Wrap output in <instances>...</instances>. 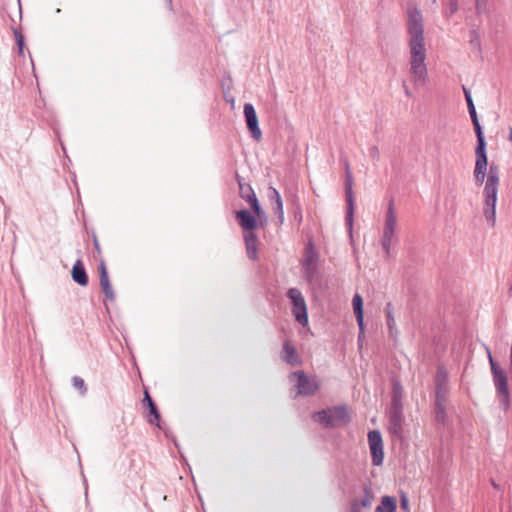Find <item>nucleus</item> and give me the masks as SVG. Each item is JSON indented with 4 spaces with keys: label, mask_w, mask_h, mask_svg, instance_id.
I'll return each mask as SVG.
<instances>
[{
    "label": "nucleus",
    "mask_w": 512,
    "mask_h": 512,
    "mask_svg": "<svg viewBox=\"0 0 512 512\" xmlns=\"http://www.w3.org/2000/svg\"><path fill=\"white\" fill-rule=\"evenodd\" d=\"M407 18V30L410 36V61H425L426 49L422 14L417 8H409Z\"/></svg>",
    "instance_id": "f257e3e1"
},
{
    "label": "nucleus",
    "mask_w": 512,
    "mask_h": 512,
    "mask_svg": "<svg viewBox=\"0 0 512 512\" xmlns=\"http://www.w3.org/2000/svg\"><path fill=\"white\" fill-rule=\"evenodd\" d=\"M235 216L239 226L243 230L247 255L249 259L256 260L258 257V238L255 230L258 227H263L264 224L259 223L256 219V216H254L253 213L247 209L236 211Z\"/></svg>",
    "instance_id": "f03ea898"
},
{
    "label": "nucleus",
    "mask_w": 512,
    "mask_h": 512,
    "mask_svg": "<svg viewBox=\"0 0 512 512\" xmlns=\"http://www.w3.org/2000/svg\"><path fill=\"white\" fill-rule=\"evenodd\" d=\"M313 420L325 428H335L347 425L351 417L346 405H338L315 412Z\"/></svg>",
    "instance_id": "7ed1b4c3"
},
{
    "label": "nucleus",
    "mask_w": 512,
    "mask_h": 512,
    "mask_svg": "<svg viewBox=\"0 0 512 512\" xmlns=\"http://www.w3.org/2000/svg\"><path fill=\"white\" fill-rule=\"evenodd\" d=\"M488 359L493 376L500 405L506 410L509 407V388L506 372L495 362L489 349H487Z\"/></svg>",
    "instance_id": "20e7f679"
},
{
    "label": "nucleus",
    "mask_w": 512,
    "mask_h": 512,
    "mask_svg": "<svg viewBox=\"0 0 512 512\" xmlns=\"http://www.w3.org/2000/svg\"><path fill=\"white\" fill-rule=\"evenodd\" d=\"M289 379L297 389V396H312L321 387V381L317 376H309L303 370L292 372Z\"/></svg>",
    "instance_id": "39448f33"
},
{
    "label": "nucleus",
    "mask_w": 512,
    "mask_h": 512,
    "mask_svg": "<svg viewBox=\"0 0 512 512\" xmlns=\"http://www.w3.org/2000/svg\"><path fill=\"white\" fill-rule=\"evenodd\" d=\"M498 186L499 183L496 182H485L484 187V208L483 214L487 222L491 227L495 226L496 223V202H497V194H498Z\"/></svg>",
    "instance_id": "423d86ee"
},
{
    "label": "nucleus",
    "mask_w": 512,
    "mask_h": 512,
    "mask_svg": "<svg viewBox=\"0 0 512 512\" xmlns=\"http://www.w3.org/2000/svg\"><path fill=\"white\" fill-rule=\"evenodd\" d=\"M396 225L397 218L394 212V202L391 199L388 204V209L385 217V225L381 239V245L387 257H389L390 255V247L392 244V239L395 234Z\"/></svg>",
    "instance_id": "0eeeda50"
},
{
    "label": "nucleus",
    "mask_w": 512,
    "mask_h": 512,
    "mask_svg": "<svg viewBox=\"0 0 512 512\" xmlns=\"http://www.w3.org/2000/svg\"><path fill=\"white\" fill-rule=\"evenodd\" d=\"M287 297L292 304V313L295 320L302 326L308 324V313L305 299L301 291L297 288H290L287 291Z\"/></svg>",
    "instance_id": "6e6552de"
},
{
    "label": "nucleus",
    "mask_w": 512,
    "mask_h": 512,
    "mask_svg": "<svg viewBox=\"0 0 512 512\" xmlns=\"http://www.w3.org/2000/svg\"><path fill=\"white\" fill-rule=\"evenodd\" d=\"M345 197L347 203V210L345 216V222L348 226L349 230H352L353 226V217L355 210V199L353 194V176L350 170V165L348 161H345Z\"/></svg>",
    "instance_id": "1a4fd4ad"
},
{
    "label": "nucleus",
    "mask_w": 512,
    "mask_h": 512,
    "mask_svg": "<svg viewBox=\"0 0 512 512\" xmlns=\"http://www.w3.org/2000/svg\"><path fill=\"white\" fill-rule=\"evenodd\" d=\"M403 421V408H399L397 404L394 407H389L388 430L395 440L403 439Z\"/></svg>",
    "instance_id": "9d476101"
},
{
    "label": "nucleus",
    "mask_w": 512,
    "mask_h": 512,
    "mask_svg": "<svg viewBox=\"0 0 512 512\" xmlns=\"http://www.w3.org/2000/svg\"><path fill=\"white\" fill-rule=\"evenodd\" d=\"M368 443L374 466H380L383 463L384 451L383 440L380 431L372 430L368 433Z\"/></svg>",
    "instance_id": "9b49d317"
},
{
    "label": "nucleus",
    "mask_w": 512,
    "mask_h": 512,
    "mask_svg": "<svg viewBox=\"0 0 512 512\" xmlns=\"http://www.w3.org/2000/svg\"><path fill=\"white\" fill-rule=\"evenodd\" d=\"M244 116L246 120V125L251 133V136L254 140L260 141L262 139V131L259 128L258 117L255 111L254 106L251 103H246L244 105Z\"/></svg>",
    "instance_id": "f8f14e48"
},
{
    "label": "nucleus",
    "mask_w": 512,
    "mask_h": 512,
    "mask_svg": "<svg viewBox=\"0 0 512 512\" xmlns=\"http://www.w3.org/2000/svg\"><path fill=\"white\" fill-rule=\"evenodd\" d=\"M410 77L415 87L423 86L428 80L425 61H410Z\"/></svg>",
    "instance_id": "ddd939ff"
},
{
    "label": "nucleus",
    "mask_w": 512,
    "mask_h": 512,
    "mask_svg": "<svg viewBox=\"0 0 512 512\" xmlns=\"http://www.w3.org/2000/svg\"><path fill=\"white\" fill-rule=\"evenodd\" d=\"M280 358L283 362L292 367L300 366L303 362L301 356L297 352V349L291 344L289 340L284 341L280 351Z\"/></svg>",
    "instance_id": "4468645a"
},
{
    "label": "nucleus",
    "mask_w": 512,
    "mask_h": 512,
    "mask_svg": "<svg viewBox=\"0 0 512 512\" xmlns=\"http://www.w3.org/2000/svg\"><path fill=\"white\" fill-rule=\"evenodd\" d=\"M374 494L369 484L363 487V497L354 499L350 503V512H361V508L370 509L374 501Z\"/></svg>",
    "instance_id": "2eb2a0df"
},
{
    "label": "nucleus",
    "mask_w": 512,
    "mask_h": 512,
    "mask_svg": "<svg viewBox=\"0 0 512 512\" xmlns=\"http://www.w3.org/2000/svg\"><path fill=\"white\" fill-rule=\"evenodd\" d=\"M474 177L478 185H482L487 179V154H475Z\"/></svg>",
    "instance_id": "dca6fc26"
},
{
    "label": "nucleus",
    "mask_w": 512,
    "mask_h": 512,
    "mask_svg": "<svg viewBox=\"0 0 512 512\" xmlns=\"http://www.w3.org/2000/svg\"><path fill=\"white\" fill-rule=\"evenodd\" d=\"M99 278H100V286H101V289L105 295V297L108 299V300H114L115 299V294H114V291L111 287V284H110V280H109V276H108V272H107V269H106V265L105 263L102 261L99 265Z\"/></svg>",
    "instance_id": "f3484780"
},
{
    "label": "nucleus",
    "mask_w": 512,
    "mask_h": 512,
    "mask_svg": "<svg viewBox=\"0 0 512 512\" xmlns=\"http://www.w3.org/2000/svg\"><path fill=\"white\" fill-rule=\"evenodd\" d=\"M353 311L356 317L358 327L361 330V334H364V310H363V298L360 294L356 293L352 299Z\"/></svg>",
    "instance_id": "a211bd4d"
},
{
    "label": "nucleus",
    "mask_w": 512,
    "mask_h": 512,
    "mask_svg": "<svg viewBox=\"0 0 512 512\" xmlns=\"http://www.w3.org/2000/svg\"><path fill=\"white\" fill-rule=\"evenodd\" d=\"M71 276L74 282L80 286H86L89 282L85 267L80 259H78L72 267Z\"/></svg>",
    "instance_id": "6ab92c4d"
},
{
    "label": "nucleus",
    "mask_w": 512,
    "mask_h": 512,
    "mask_svg": "<svg viewBox=\"0 0 512 512\" xmlns=\"http://www.w3.org/2000/svg\"><path fill=\"white\" fill-rule=\"evenodd\" d=\"M143 402L147 405L149 410L148 422L150 424H156L159 428H161L160 422V413L158 411L156 403L153 401L151 396L147 391L144 392Z\"/></svg>",
    "instance_id": "aec40b11"
},
{
    "label": "nucleus",
    "mask_w": 512,
    "mask_h": 512,
    "mask_svg": "<svg viewBox=\"0 0 512 512\" xmlns=\"http://www.w3.org/2000/svg\"><path fill=\"white\" fill-rule=\"evenodd\" d=\"M472 124H473L474 131H475L476 138H477L475 154H487V152H486L487 143H486L483 129H482V126H481L479 120L472 121Z\"/></svg>",
    "instance_id": "412c9836"
},
{
    "label": "nucleus",
    "mask_w": 512,
    "mask_h": 512,
    "mask_svg": "<svg viewBox=\"0 0 512 512\" xmlns=\"http://www.w3.org/2000/svg\"><path fill=\"white\" fill-rule=\"evenodd\" d=\"M268 196H269L271 201L275 202L276 206L274 207V211L278 215L279 221L282 223L283 220H284L283 202H282V199H281V196H280L279 192L275 188L269 187Z\"/></svg>",
    "instance_id": "4be33fe9"
},
{
    "label": "nucleus",
    "mask_w": 512,
    "mask_h": 512,
    "mask_svg": "<svg viewBox=\"0 0 512 512\" xmlns=\"http://www.w3.org/2000/svg\"><path fill=\"white\" fill-rule=\"evenodd\" d=\"M397 502L392 496H383L375 512H396Z\"/></svg>",
    "instance_id": "5701e85b"
},
{
    "label": "nucleus",
    "mask_w": 512,
    "mask_h": 512,
    "mask_svg": "<svg viewBox=\"0 0 512 512\" xmlns=\"http://www.w3.org/2000/svg\"><path fill=\"white\" fill-rule=\"evenodd\" d=\"M318 260V255L314 250L313 244L310 242L305 248V257L302 261L303 266H317L316 262Z\"/></svg>",
    "instance_id": "b1692460"
},
{
    "label": "nucleus",
    "mask_w": 512,
    "mask_h": 512,
    "mask_svg": "<svg viewBox=\"0 0 512 512\" xmlns=\"http://www.w3.org/2000/svg\"><path fill=\"white\" fill-rule=\"evenodd\" d=\"M435 387H448V373L443 366L437 368L435 375Z\"/></svg>",
    "instance_id": "393cba45"
},
{
    "label": "nucleus",
    "mask_w": 512,
    "mask_h": 512,
    "mask_svg": "<svg viewBox=\"0 0 512 512\" xmlns=\"http://www.w3.org/2000/svg\"><path fill=\"white\" fill-rule=\"evenodd\" d=\"M397 404L399 408H403L402 405V387L399 383L395 382L393 385L392 398L390 407H394Z\"/></svg>",
    "instance_id": "a878e982"
},
{
    "label": "nucleus",
    "mask_w": 512,
    "mask_h": 512,
    "mask_svg": "<svg viewBox=\"0 0 512 512\" xmlns=\"http://www.w3.org/2000/svg\"><path fill=\"white\" fill-rule=\"evenodd\" d=\"M446 405L441 403H434L435 419L438 423L445 424L447 419Z\"/></svg>",
    "instance_id": "bb28decb"
},
{
    "label": "nucleus",
    "mask_w": 512,
    "mask_h": 512,
    "mask_svg": "<svg viewBox=\"0 0 512 512\" xmlns=\"http://www.w3.org/2000/svg\"><path fill=\"white\" fill-rule=\"evenodd\" d=\"M449 387H435V402L447 404Z\"/></svg>",
    "instance_id": "cd10ccee"
},
{
    "label": "nucleus",
    "mask_w": 512,
    "mask_h": 512,
    "mask_svg": "<svg viewBox=\"0 0 512 512\" xmlns=\"http://www.w3.org/2000/svg\"><path fill=\"white\" fill-rule=\"evenodd\" d=\"M384 312L386 315L387 326H388L390 332L392 333L393 329L395 328V319L393 316V305L391 302L387 303Z\"/></svg>",
    "instance_id": "c85d7f7f"
},
{
    "label": "nucleus",
    "mask_w": 512,
    "mask_h": 512,
    "mask_svg": "<svg viewBox=\"0 0 512 512\" xmlns=\"http://www.w3.org/2000/svg\"><path fill=\"white\" fill-rule=\"evenodd\" d=\"M500 169L499 166L492 163L487 173V181L499 183L500 181Z\"/></svg>",
    "instance_id": "c756f323"
},
{
    "label": "nucleus",
    "mask_w": 512,
    "mask_h": 512,
    "mask_svg": "<svg viewBox=\"0 0 512 512\" xmlns=\"http://www.w3.org/2000/svg\"><path fill=\"white\" fill-rule=\"evenodd\" d=\"M303 276L308 282H313L317 274V266H303Z\"/></svg>",
    "instance_id": "7c9ffc66"
},
{
    "label": "nucleus",
    "mask_w": 512,
    "mask_h": 512,
    "mask_svg": "<svg viewBox=\"0 0 512 512\" xmlns=\"http://www.w3.org/2000/svg\"><path fill=\"white\" fill-rule=\"evenodd\" d=\"M251 209L253 211V215L256 216V219L259 223H263L262 219L266 220V214L259 203H255Z\"/></svg>",
    "instance_id": "2f4dec72"
},
{
    "label": "nucleus",
    "mask_w": 512,
    "mask_h": 512,
    "mask_svg": "<svg viewBox=\"0 0 512 512\" xmlns=\"http://www.w3.org/2000/svg\"><path fill=\"white\" fill-rule=\"evenodd\" d=\"M14 36H15L17 47H18V53L20 55H23V53H24V36L18 30H14Z\"/></svg>",
    "instance_id": "473e14b6"
},
{
    "label": "nucleus",
    "mask_w": 512,
    "mask_h": 512,
    "mask_svg": "<svg viewBox=\"0 0 512 512\" xmlns=\"http://www.w3.org/2000/svg\"><path fill=\"white\" fill-rule=\"evenodd\" d=\"M73 386L80 390L81 394L84 395L87 392L86 385L84 383V380L79 376H74L72 379Z\"/></svg>",
    "instance_id": "72a5a7b5"
},
{
    "label": "nucleus",
    "mask_w": 512,
    "mask_h": 512,
    "mask_svg": "<svg viewBox=\"0 0 512 512\" xmlns=\"http://www.w3.org/2000/svg\"><path fill=\"white\" fill-rule=\"evenodd\" d=\"M252 208V206L255 205V203H259L256 194L254 193L252 188H247V194H245L244 198Z\"/></svg>",
    "instance_id": "f704fd0d"
},
{
    "label": "nucleus",
    "mask_w": 512,
    "mask_h": 512,
    "mask_svg": "<svg viewBox=\"0 0 512 512\" xmlns=\"http://www.w3.org/2000/svg\"><path fill=\"white\" fill-rule=\"evenodd\" d=\"M487 0H475V8L478 14L486 12Z\"/></svg>",
    "instance_id": "c9c22d12"
},
{
    "label": "nucleus",
    "mask_w": 512,
    "mask_h": 512,
    "mask_svg": "<svg viewBox=\"0 0 512 512\" xmlns=\"http://www.w3.org/2000/svg\"><path fill=\"white\" fill-rule=\"evenodd\" d=\"M458 10V0H448V16L453 15Z\"/></svg>",
    "instance_id": "e433bc0d"
},
{
    "label": "nucleus",
    "mask_w": 512,
    "mask_h": 512,
    "mask_svg": "<svg viewBox=\"0 0 512 512\" xmlns=\"http://www.w3.org/2000/svg\"><path fill=\"white\" fill-rule=\"evenodd\" d=\"M369 156L371 159L375 160V161H379L380 159V152H379V149L377 146H372L370 149H369Z\"/></svg>",
    "instance_id": "4c0bfd02"
},
{
    "label": "nucleus",
    "mask_w": 512,
    "mask_h": 512,
    "mask_svg": "<svg viewBox=\"0 0 512 512\" xmlns=\"http://www.w3.org/2000/svg\"><path fill=\"white\" fill-rule=\"evenodd\" d=\"M240 195L242 198H245V194H247V188H251L249 184H242L240 179H238Z\"/></svg>",
    "instance_id": "58836bf2"
},
{
    "label": "nucleus",
    "mask_w": 512,
    "mask_h": 512,
    "mask_svg": "<svg viewBox=\"0 0 512 512\" xmlns=\"http://www.w3.org/2000/svg\"><path fill=\"white\" fill-rule=\"evenodd\" d=\"M471 36H472V38H471V41H470V42H471L473 45H478V46H479L480 41H479V35H478L477 31H476V30H473V31L471 32Z\"/></svg>",
    "instance_id": "ea45409f"
},
{
    "label": "nucleus",
    "mask_w": 512,
    "mask_h": 512,
    "mask_svg": "<svg viewBox=\"0 0 512 512\" xmlns=\"http://www.w3.org/2000/svg\"><path fill=\"white\" fill-rule=\"evenodd\" d=\"M400 507L404 510H408L409 508V500L405 495H403L400 499Z\"/></svg>",
    "instance_id": "a19ab883"
},
{
    "label": "nucleus",
    "mask_w": 512,
    "mask_h": 512,
    "mask_svg": "<svg viewBox=\"0 0 512 512\" xmlns=\"http://www.w3.org/2000/svg\"><path fill=\"white\" fill-rule=\"evenodd\" d=\"M468 112H469V115H470L472 121L479 120L475 106L468 108Z\"/></svg>",
    "instance_id": "79ce46f5"
},
{
    "label": "nucleus",
    "mask_w": 512,
    "mask_h": 512,
    "mask_svg": "<svg viewBox=\"0 0 512 512\" xmlns=\"http://www.w3.org/2000/svg\"><path fill=\"white\" fill-rule=\"evenodd\" d=\"M462 89H463V93L465 96V100L466 101L472 100L471 91L468 88H466L465 86H462Z\"/></svg>",
    "instance_id": "37998d69"
},
{
    "label": "nucleus",
    "mask_w": 512,
    "mask_h": 512,
    "mask_svg": "<svg viewBox=\"0 0 512 512\" xmlns=\"http://www.w3.org/2000/svg\"><path fill=\"white\" fill-rule=\"evenodd\" d=\"M402 85H403V89H404L405 95L408 96V97H412V93L409 90V88L407 87V84H406L405 80L403 81Z\"/></svg>",
    "instance_id": "c03bdc74"
},
{
    "label": "nucleus",
    "mask_w": 512,
    "mask_h": 512,
    "mask_svg": "<svg viewBox=\"0 0 512 512\" xmlns=\"http://www.w3.org/2000/svg\"><path fill=\"white\" fill-rule=\"evenodd\" d=\"M466 103H467V107H468V108H471L472 106H475V105H474V101H473V99H472V100H469V101H466Z\"/></svg>",
    "instance_id": "a18cd8bd"
},
{
    "label": "nucleus",
    "mask_w": 512,
    "mask_h": 512,
    "mask_svg": "<svg viewBox=\"0 0 512 512\" xmlns=\"http://www.w3.org/2000/svg\"><path fill=\"white\" fill-rule=\"evenodd\" d=\"M508 139L512 142V127L509 128Z\"/></svg>",
    "instance_id": "49530a36"
},
{
    "label": "nucleus",
    "mask_w": 512,
    "mask_h": 512,
    "mask_svg": "<svg viewBox=\"0 0 512 512\" xmlns=\"http://www.w3.org/2000/svg\"><path fill=\"white\" fill-rule=\"evenodd\" d=\"M364 336H365V333H364V334H361V330L359 329V336H358V340L360 341Z\"/></svg>",
    "instance_id": "de8ad7c7"
},
{
    "label": "nucleus",
    "mask_w": 512,
    "mask_h": 512,
    "mask_svg": "<svg viewBox=\"0 0 512 512\" xmlns=\"http://www.w3.org/2000/svg\"><path fill=\"white\" fill-rule=\"evenodd\" d=\"M166 1H167L169 8L171 9L172 8V0H166Z\"/></svg>",
    "instance_id": "09e8293b"
},
{
    "label": "nucleus",
    "mask_w": 512,
    "mask_h": 512,
    "mask_svg": "<svg viewBox=\"0 0 512 512\" xmlns=\"http://www.w3.org/2000/svg\"><path fill=\"white\" fill-rule=\"evenodd\" d=\"M95 248H96V249H99V245H98L97 240H95Z\"/></svg>",
    "instance_id": "8fccbe9b"
},
{
    "label": "nucleus",
    "mask_w": 512,
    "mask_h": 512,
    "mask_svg": "<svg viewBox=\"0 0 512 512\" xmlns=\"http://www.w3.org/2000/svg\"><path fill=\"white\" fill-rule=\"evenodd\" d=\"M495 488H498V485L496 483H492Z\"/></svg>",
    "instance_id": "3c124183"
},
{
    "label": "nucleus",
    "mask_w": 512,
    "mask_h": 512,
    "mask_svg": "<svg viewBox=\"0 0 512 512\" xmlns=\"http://www.w3.org/2000/svg\"><path fill=\"white\" fill-rule=\"evenodd\" d=\"M510 292L512 293V283H511V287H510Z\"/></svg>",
    "instance_id": "603ef678"
}]
</instances>
